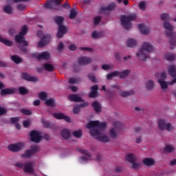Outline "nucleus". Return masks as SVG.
Instances as JSON below:
<instances>
[{"label": "nucleus", "mask_w": 176, "mask_h": 176, "mask_svg": "<svg viewBox=\"0 0 176 176\" xmlns=\"http://www.w3.org/2000/svg\"><path fill=\"white\" fill-rule=\"evenodd\" d=\"M86 127L87 129H91L90 134L94 138L98 140V141H101V142H109V137L105 135L107 123H100L98 121H91L87 124Z\"/></svg>", "instance_id": "nucleus-1"}, {"label": "nucleus", "mask_w": 176, "mask_h": 176, "mask_svg": "<svg viewBox=\"0 0 176 176\" xmlns=\"http://www.w3.org/2000/svg\"><path fill=\"white\" fill-rule=\"evenodd\" d=\"M153 52V45L148 42H144L142 48L140 50L139 53L136 54L138 57H140V60L142 61H146L149 58V56L146 53H151Z\"/></svg>", "instance_id": "nucleus-2"}, {"label": "nucleus", "mask_w": 176, "mask_h": 176, "mask_svg": "<svg viewBox=\"0 0 176 176\" xmlns=\"http://www.w3.org/2000/svg\"><path fill=\"white\" fill-rule=\"evenodd\" d=\"M168 74L172 76V78H173L172 81L167 82L164 79L158 80V82L160 83L161 88L164 90L168 87V85H175L176 83V67L175 65H171L168 67Z\"/></svg>", "instance_id": "nucleus-3"}, {"label": "nucleus", "mask_w": 176, "mask_h": 176, "mask_svg": "<svg viewBox=\"0 0 176 176\" xmlns=\"http://www.w3.org/2000/svg\"><path fill=\"white\" fill-rule=\"evenodd\" d=\"M137 19V14H131L129 15L121 16V24L125 30H130L131 28V21Z\"/></svg>", "instance_id": "nucleus-4"}, {"label": "nucleus", "mask_w": 176, "mask_h": 176, "mask_svg": "<svg viewBox=\"0 0 176 176\" xmlns=\"http://www.w3.org/2000/svg\"><path fill=\"white\" fill-rule=\"evenodd\" d=\"M15 166L18 167V168L23 169L25 173L30 174L34 173V162H28L25 164L21 162H17Z\"/></svg>", "instance_id": "nucleus-5"}, {"label": "nucleus", "mask_w": 176, "mask_h": 176, "mask_svg": "<svg viewBox=\"0 0 176 176\" xmlns=\"http://www.w3.org/2000/svg\"><path fill=\"white\" fill-rule=\"evenodd\" d=\"M39 151V148L36 146H33L30 149H28L25 153L21 155L23 159H30L32 156L35 155L36 152Z\"/></svg>", "instance_id": "nucleus-6"}, {"label": "nucleus", "mask_w": 176, "mask_h": 176, "mask_svg": "<svg viewBox=\"0 0 176 176\" xmlns=\"http://www.w3.org/2000/svg\"><path fill=\"white\" fill-rule=\"evenodd\" d=\"M80 153H82V155H85L82 157H80L78 159L79 163L81 164H83L84 163H87V162H90L91 160V155H90V153H89V151L85 150V149H80Z\"/></svg>", "instance_id": "nucleus-7"}, {"label": "nucleus", "mask_w": 176, "mask_h": 176, "mask_svg": "<svg viewBox=\"0 0 176 176\" xmlns=\"http://www.w3.org/2000/svg\"><path fill=\"white\" fill-rule=\"evenodd\" d=\"M158 125L161 130H168V131H171V130L174 129V126L169 122H166L164 120H160L158 121Z\"/></svg>", "instance_id": "nucleus-8"}, {"label": "nucleus", "mask_w": 176, "mask_h": 176, "mask_svg": "<svg viewBox=\"0 0 176 176\" xmlns=\"http://www.w3.org/2000/svg\"><path fill=\"white\" fill-rule=\"evenodd\" d=\"M52 39V36L50 34L44 35L41 40L38 43V47H45L47 45L50 43V41Z\"/></svg>", "instance_id": "nucleus-9"}, {"label": "nucleus", "mask_w": 176, "mask_h": 176, "mask_svg": "<svg viewBox=\"0 0 176 176\" xmlns=\"http://www.w3.org/2000/svg\"><path fill=\"white\" fill-rule=\"evenodd\" d=\"M32 56L37 60H49L50 58V53L48 52H43L41 54L34 53L32 54Z\"/></svg>", "instance_id": "nucleus-10"}, {"label": "nucleus", "mask_w": 176, "mask_h": 176, "mask_svg": "<svg viewBox=\"0 0 176 176\" xmlns=\"http://www.w3.org/2000/svg\"><path fill=\"white\" fill-rule=\"evenodd\" d=\"M30 140L32 142H41L42 135L38 131H33L30 133Z\"/></svg>", "instance_id": "nucleus-11"}, {"label": "nucleus", "mask_w": 176, "mask_h": 176, "mask_svg": "<svg viewBox=\"0 0 176 176\" xmlns=\"http://www.w3.org/2000/svg\"><path fill=\"white\" fill-rule=\"evenodd\" d=\"M25 148V145L24 143H17L14 144H10L8 146V149L12 152H19V151H21V149H24Z\"/></svg>", "instance_id": "nucleus-12"}, {"label": "nucleus", "mask_w": 176, "mask_h": 176, "mask_svg": "<svg viewBox=\"0 0 176 176\" xmlns=\"http://www.w3.org/2000/svg\"><path fill=\"white\" fill-rule=\"evenodd\" d=\"M62 1L61 0H50L47 1L45 6L44 8L45 9H54L55 6H58L61 3Z\"/></svg>", "instance_id": "nucleus-13"}, {"label": "nucleus", "mask_w": 176, "mask_h": 176, "mask_svg": "<svg viewBox=\"0 0 176 176\" xmlns=\"http://www.w3.org/2000/svg\"><path fill=\"white\" fill-rule=\"evenodd\" d=\"M116 2H111L107 6L102 7L100 8V13H105V12H113V10H116Z\"/></svg>", "instance_id": "nucleus-14"}, {"label": "nucleus", "mask_w": 176, "mask_h": 176, "mask_svg": "<svg viewBox=\"0 0 176 176\" xmlns=\"http://www.w3.org/2000/svg\"><path fill=\"white\" fill-rule=\"evenodd\" d=\"M163 25L164 28H165V30H167V31L165 32L166 36H173V30H174V26H173V25H171L170 22L167 21L164 22Z\"/></svg>", "instance_id": "nucleus-15"}, {"label": "nucleus", "mask_w": 176, "mask_h": 176, "mask_svg": "<svg viewBox=\"0 0 176 176\" xmlns=\"http://www.w3.org/2000/svg\"><path fill=\"white\" fill-rule=\"evenodd\" d=\"M78 64L80 65H88L91 63V58L86 56H80L78 58Z\"/></svg>", "instance_id": "nucleus-16"}, {"label": "nucleus", "mask_w": 176, "mask_h": 176, "mask_svg": "<svg viewBox=\"0 0 176 176\" xmlns=\"http://www.w3.org/2000/svg\"><path fill=\"white\" fill-rule=\"evenodd\" d=\"M22 79L28 80V82H38V79L35 76H31L28 73H22Z\"/></svg>", "instance_id": "nucleus-17"}, {"label": "nucleus", "mask_w": 176, "mask_h": 176, "mask_svg": "<svg viewBox=\"0 0 176 176\" xmlns=\"http://www.w3.org/2000/svg\"><path fill=\"white\" fill-rule=\"evenodd\" d=\"M68 99L69 100V101H72L73 102H83V99H82L80 96L76 94L69 95Z\"/></svg>", "instance_id": "nucleus-18"}, {"label": "nucleus", "mask_w": 176, "mask_h": 176, "mask_svg": "<svg viewBox=\"0 0 176 176\" xmlns=\"http://www.w3.org/2000/svg\"><path fill=\"white\" fill-rule=\"evenodd\" d=\"M15 41L17 43H23V46H28V42L25 41V38L20 34L15 36Z\"/></svg>", "instance_id": "nucleus-19"}, {"label": "nucleus", "mask_w": 176, "mask_h": 176, "mask_svg": "<svg viewBox=\"0 0 176 176\" xmlns=\"http://www.w3.org/2000/svg\"><path fill=\"white\" fill-rule=\"evenodd\" d=\"M67 33V28L63 25H59L58 31L57 33V38H60L64 36V34Z\"/></svg>", "instance_id": "nucleus-20"}, {"label": "nucleus", "mask_w": 176, "mask_h": 176, "mask_svg": "<svg viewBox=\"0 0 176 176\" xmlns=\"http://www.w3.org/2000/svg\"><path fill=\"white\" fill-rule=\"evenodd\" d=\"M138 28L143 35H148L149 34V27L144 25V24H140L138 25Z\"/></svg>", "instance_id": "nucleus-21"}, {"label": "nucleus", "mask_w": 176, "mask_h": 176, "mask_svg": "<svg viewBox=\"0 0 176 176\" xmlns=\"http://www.w3.org/2000/svg\"><path fill=\"white\" fill-rule=\"evenodd\" d=\"M117 72H118L117 75L120 78V79H126V78H127V76L130 75V73L131 72V71L129 69H126L122 72L119 71H117Z\"/></svg>", "instance_id": "nucleus-22"}, {"label": "nucleus", "mask_w": 176, "mask_h": 176, "mask_svg": "<svg viewBox=\"0 0 176 176\" xmlns=\"http://www.w3.org/2000/svg\"><path fill=\"white\" fill-rule=\"evenodd\" d=\"M54 118L56 119H64L66 122H71V119L69 117L66 116L65 115L63 114L62 113H54Z\"/></svg>", "instance_id": "nucleus-23"}, {"label": "nucleus", "mask_w": 176, "mask_h": 176, "mask_svg": "<svg viewBox=\"0 0 176 176\" xmlns=\"http://www.w3.org/2000/svg\"><path fill=\"white\" fill-rule=\"evenodd\" d=\"M16 93V89H1V96H8V94H14Z\"/></svg>", "instance_id": "nucleus-24"}, {"label": "nucleus", "mask_w": 176, "mask_h": 176, "mask_svg": "<svg viewBox=\"0 0 176 176\" xmlns=\"http://www.w3.org/2000/svg\"><path fill=\"white\" fill-rule=\"evenodd\" d=\"M143 163L145 166H153L155 164V160L151 157H146L143 160Z\"/></svg>", "instance_id": "nucleus-25"}, {"label": "nucleus", "mask_w": 176, "mask_h": 176, "mask_svg": "<svg viewBox=\"0 0 176 176\" xmlns=\"http://www.w3.org/2000/svg\"><path fill=\"white\" fill-rule=\"evenodd\" d=\"M126 159L129 163H133V162H137V156L133 153H129L126 155Z\"/></svg>", "instance_id": "nucleus-26"}, {"label": "nucleus", "mask_w": 176, "mask_h": 176, "mask_svg": "<svg viewBox=\"0 0 176 176\" xmlns=\"http://www.w3.org/2000/svg\"><path fill=\"white\" fill-rule=\"evenodd\" d=\"M0 42L1 43H3L6 46H13V42L12 41L8 40L6 38L2 37V36L0 35Z\"/></svg>", "instance_id": "nucleus-27"}, {"label": "nucleus", "mask_w": 176, "mask_h": 176, "mask_svg": "<svg viewBox=\"0 0 176 176\" xmlns=\"http://www.w3.org/2000/svg\"><path fill=\"white\" fill-rule=\"evenodd\" d=\"M43 67L45 71H48V72H53V71H55L56 69V68H54V66L50 63L44 64Z\"/></svg>", "instance_id": "nucleus-28"}, {"label": "nucleus", "mask_w": 176, "mask_h": 176, "mask_svg": "<svg viewBox=\"0 0 176 176\" xmlns=\"http://www.w3.org/2000/svg\"><path fill=\"white\" fill-rule=\"evenodd\" d=\"M109 137L113 140L118 138V131L115 128H112L109 131Z\"/></svg>", "instance_id": "nucleus-29"}, {"label": "nucleus", "mask_w": 176, "mask_h": 176, "mask_svg": "<svg viewBox=\"0 0 176 176\" xmlns=\"http://www.w3.org/2000/svg\"><path fill=\"white\" fill-rule=\"evenodd\" d=\"M11 60L15 63V64H21L23 63V58L17 55L11 56Z\"/></svg>", "instance_id": "nucleus-30"}, {"label": "nucleus", "mask_w": 176, "mask_h": 176, "mask_svg": "<svg viewBox=\"0 0 176 176\" xmlns=\"http://www.w3.org/2000/svg\"><path fill=\"white\" fill-rule=\"evenodd\" d=\"M133 94H134V91L133 90L129 91H122L120 92L121 97H129V96H133Z\"/></svg>", "instance_id": "nucleus-31"}, {"label": "nucleus", "mask_w": 176, "mask_h": 176, "mask_svg": "<svg viewBox=\"0 0 176 176\" xmlns=\"http://www.w3.org/2000/svg\"><path fill=\"white\" fill-rule=\"evenodd\" d=\"M146 87L147 90H153L155 87V82H153V80H148L146 83Z\"/></svg>", "instance_id": "nucleus-32"}, {"label": "nucleus", "mask_w": 176, "mask_h": 176, "mask_svg": "<svg viewBox=\"0 0 176 176\" xmlns=\"http://www.w3.org/2000/svg\"><path fill=\"white\" fill-rule=\"evenodd\" d=\"M45 105L47 107H56V100L53 98H50L45 100Z\"/></svg>", "instance_id": "nucleus-33"}, {"label": "nucleus", "mask_w": 176, "mask_h": 176, "mask_svg": "<svg viewBox=\"0 0 176 176\" xmlns=\"http://www.w3.org/2000/svg\"><path fill=\"white\" fill-rule=\"evenodd\" d=\"M3 11L7 14H13V8L10 6H4Z\"/></svg>", "instance_id": "nucleus-34"}, {"label": "nucleus", "mask_w": 176, "mask_h": 176, "mask_svg": "<svg viewBox=\"0 0 176 176\" xmlns=\"http://www.w3.org/2000/svg\"><path fill=\"white\" fill-rule=\"evenodd\" d=\"M137 45V41L133 38H129L127 41V46L129 47H134V46Z\"/></svg>", "instance_id": "nucleus-35"}, {"label": "nucleus", "mask_w": 176, "mask_h": 176, "mask_svg": "<svg viewBox=\"0 0 176 176\" xmlns=\"http://www.w3.org/2000/svg\"><path fill=\"white\" fill-rule=\"evenodd\" d=\"M19 94L21 96H27L28 94L29 91L28 89H27L25 87H20L19 88Z\"/></svg>", "instance_id": "nucleus-36"}, {"label": "nucleus", "mask_w": 176, "mask_h": 176, "mask_svg": "<svg viewBox=\"0 0 176 176\" xmlns=\"http://www.w3.org/2000/svg\"><path fill=\"white\" fill-rule=\"evenodd\" d=\"M92 107H94V111H101V104L98 101H94L92 103Z\"/></svg>", "instance_id": "nucleus-37"}, {"label": "nucleus", "mask_w": 176, "mask_h": 176, "mask_svg": "<svg viewBox=\"0 0 176 176\" xmlns=\"http://www.w3.org/2000/svg\"><path fill=\"white\" fill-rule=\"evenodd\" d=\"M71 136V133H69V131L67 129H64L62 131V137L63 138H65V140H68V138H69V137Z\"/></svg>", "instance_id": "nucleus-38"}, {"label": "nucleus", "mask_w": 176, "mask_h": 176, "mask_svg": "<svg viewBox=\"0 0 176 176\" xmlns=\"http://www.w3.org/2000/svg\"><path fill=\"white\" fill-rule=\"evenodd\" d=\"M55 23L58 24V25H63V23L64 22V17L63 16H56L54 19Z\"/></svg>", "instance_id": "nucleus-39"}, {"label": "nucleus", "mask_w": 176, "mask_h": 176, "mask_svg": "<svg viewBox=\"0 0 176 176\" xmlns=\"http://www.w3.org/2000/svg\"><path fill=\"white\" fill-rule=\"evenodd\" d=\"M38 97L42 101H46L47 100V94L46 92H41L38 94Z\"/></svg>", "instance_id": "nucleus-40"}, {"label": "nucleus", "mask_w": 176, "mask_h": 176, "mask_svg": "<svg viewBox=\"0 0 176 176\" xmlns=\"http://www.w3.org/2000/svg\"><path fill=\"white\" fill-rule=\"evenodd\" d=\"M165 58L168 61H173V60H175V54H167L165 55Z\"/></svg>", "instance_id": "nucleus-41"}, {"label": "nucleus", "mask_w": 176, "mask_h": 176, "mask_svg": "<svg viewBox=\"0 0 176 176\" xmlns=\"http://www.w3.org/2000/svg\"><path fill=\"white\" fill-rule=\"evenodd\" d=\"M115 76H118V71L108 74L107 78L108 80H111V79H112V78H115Z\"/></svg>", "instance_id": "nucleus-42"}, {"label": "nucleus", "mask_w": 176, "mask_h": 176, "mask_svg": "<svg viewBox=\"0 0 176 176\" xmlns=\"http://www.w3.org/2000/svg\"><path fill=\"white\" fill-rule=\"evenodd\" d=\"M27 31H28V28L27 27V25H23L21 29V31L19 32V34L21 35V36H23L27 34Z\"/></svg>", "instance_id": "nucleus-43"}, {"label": "nucleus", "mask_w": 176, "mask_h": 176, "mask_svg": "<svg viewBox=\"0 0 176 176\" xmlns=\"http://www.w3.org/2000/svg\"><path fill=\"white\" fill-rule=\"evenodd\" d=\"M76 16H78V13L76 12V10L75 9H72L70 10V14L69 17L72 19H75V17H76Z\"/></svg>", "instance_id": "nucleus-44"}, {"label": "nucleus", "mask_w": 176, "mask_h": 176, "mask_svg": "<svg viewBox=\"0 0 176 176\" xmlns=\"http://www.w3.org/2000/svg\"><path fill=\"white\" fill-rule=\"evenodd\" d=\"M73 135L76 138H80V137H82V130L79 129L78 131H75L74 132H73Z\"/></svg>", "instance_id": "nucleus-45"}, {"label": "nucleus", "mask_w": 176, "mask_h": 176, "mask_svg": "<svg viewBox=\"0 0 176 176\" xmlns=\"http://www.w3.org/2000/svg\"><path fill=\"white\" fill-rule=\"evenodd\" d=\"M88 78L89 80H91V82H93V83H97V78H96V76H94V74H88Z\"/></svg>", "instance_id": "nucleus-46"}, {"label": "nucleus", "mask_w": 176, "mask_h": 176, "mask_svg": "<svg viewBox=\"0 0 176 176\" xmlns=\"http://www.w3.org/2000/svg\"><path fill=\"white\" fill-rule=\"evenodd\" d=\"M160 17L161 19H162L164 21H166V20H170V15L167 13H164L161 14Z\"/></svg>", "instance_id": "nucleus-47"}, {"label": "nucleus", "mask_w": 176, "mask_h": 176, "mask_svg": "<svg viewBox=\"0 0 176 176\" xmlns=\"http://www.w3.org/2000/svg\"><path fill=\"white\" fill-rule=\"evenodd\" d=\"M17 9L18 10H20L21 12H23V10H25V9H27V6L25 4H19L17 6Z\"/></svg>", "instance_id": "nucleus-48"}, {"label": "nucleus", "mask_w": 176, "mask_h": 176, "mask_svg": "<svg viewBox=\"0 0 176 176\" xmlns=\"http://www.w3.org/2000/svg\"><path fill=\"white\" fill-rule=\"evenodd\" d=\"M168 38H170V43L172 45V46H175L176 45V39L174 38V34L172 35L171 37L168 36Z\"/></svg>", "instance_id": "nucleus-49"}, {"label": "nucleus", "mask_w": 176, "mask_h": 176, "mask_svg": "<svg viewBox=\"0 0 176 176\" xmlns=\"http://www.w3.org/2000/svg\"><path fill=\"white\" fill-rule=\"evenodd\" d=\"M101 23V16H96L94 19V24L97 25Z\"/></svg>", "instance_id": "nucleus-50"}, {"label": "nucleus", "mask_w": 176, "mask_h": 176, "mask_svg": "<svg viewBox=\"0 0 176 176\" xmlns=\"http://www.w3.org/2000/svg\"><path fill=\"white\" fill-rule=\"evenodd\" d=\"M131 164L133 168H140V167L141 166V164L139 162H136V161H133Z\"/></svg>", "instance_id": "nucleus-51"}, {"label": "nucleus", "mask_w": 176, "mask_h": 176, "mask_svg": "<svg viewBox=\"0 0 176 176\" xmlns=\"http://www.w3.org/2000/svg\"><path fill=\"white\" fill-rule=\"evenodd\" d=\"M146 6V3H145V1H141L139 3V8L141 10H145Z\"/></svg>", "instance_id": "nucleus-52"}, {"label": "nucleus", "mask_w": 176, "mask_h": 176, "mask_svg": "<svg viewBox=\"0 0 176 176\" xmlns=\"http://www.w3.org/2000/svg\"><path fill=\"white\" fill-rule=\"evenodd\" d=\"M101 36V33H99L98 32L94 31L92 33V38H94V39H97V38H100Z\"/></svg>", "instance_id": "nucleus-53"}, {"label": "nucleus", "mask_w": 176, "mask_h": 176, "mask_svg": "<svg viewBox=\"0 0 176 176\" xmlns=\"http://www.w3.org/2000/svg\"><path fill=\"white\" fill-rule=\"evenodd\" d=\"M174 151V147L171 145H168L165 147V152H173Z\"/></svg>", "instance_id": "nucleus-54"}, {"label": "nucleus", "mask_w": 176, "mask_h": 176, "mask_svg": "<svg viewBox=\"0 0 176 176\" xmlns=\"http://www.w3.org/2000/svg\"><path fill=\"white\" fill-rule=\"evenodd\" d=\"M69 83H70L71 85H75V83H78V79L74 78H70L69 79Z\"/></svg>", "instance_id": "nucleus-55"}, {"label": "nucleus", "mask_w": 176, "mask_h": 176, "mask_svg": "<svg viewBox=\"0 0 176 176\" xmlns=\"http://www.w3.org/2000/svg\"><path fill=\"white\" fill-rule=\"evenodd\" d=\"M80 50H85L86 52H93V48L89 47H82L80 48Z\"/></svg>", "instance_id": "nucleus-56"}, {"label": "nucleus", "mask_w": 176, "mask_h": 176, "mask_svg": "<svg viewBox=\"0 0 176 176\" xmlns=\"http://www.w3.org/2000/svg\"><path fill=\"white\" fill-rule=\"evenodd\" d=\"M89 106V102H83L82 103L78 104V108H86V107Z\"/></svg>", "instance_id": "nucleus-57"}, {"label": "nucleus", "mask_w": 176, "mask_h": 176, "mask_svg": "<svg viewBox=\"0 0 176 176\" xmlns=\"http://www.w3.org/2000/svg\"><path fill=\"white\" fill-rule=\"evenodd\" d=\"M91 91H94V93H98V85H94L91 87Z\"/></svg>", "instance_id": "nucleus-58"}, {"label": "nucleus", "mask_w": 176, "mask_h": 176, "mask_svg": "<svg viewBox=\"0 0 176 176\" xmlns=\"http://www.w3.org/2000/svg\"><path fill=\"white\" fill-rule=\"evenodd\" d=\"M97 96V93L94 92V91H91V93L89 94V98H94L95 97Z\"/></svg>", "instance_id": "nucleus-59"}, {"label": "nucleus", "mask_w": 176, "mask_h": 176, "mask_svg": "<svg viewBox=\"0 0 176 176\" xmlns=\"http://www.w3.org/2000/svg\"><path fill=\"white\" fill-rule=\"evenodd\" d=\"M102 69H104V71H108V69H111V65H102Z\"/></svg>", "instance_id": "nucleus-60"}, {"label": "nucleus", "mask_w": 176, "mask_h": 176, "mask_svg": "<svg viewBox=\"0 0 176 176\" xmlns=\"http://www.w3.org/2000/svg\"><path fill=\"white\" fill-rule=\"evenodd\" d=\"M64 49V43L63 42H60L58 46V52H61Z\"/></svg>", "instance_id": "nucleus-61"}, {"label": "nucleus", "mask_w": 176, "mask_h": 176, "mask_svg": "<svg viewBox=\"0 0 176 176\" xmlns=\"http://www.w3.org/2000/svg\"><path fill=\"white\" fill-rule=\"evenodd\" d=\"M30 124H31V122L30 120H25L23 122V126L25 127H30Z\"/></svg>", "instance_id": "nucleus-62"}, {"label": "nucleus", "mask_w": 176, "mask_h": 176, "mask_svg": "<svg viewBox=\"0 0 176 176\" xmlns=\"http://www.w3.org/2000/svg\"><path fill=\"white\" fill-rule=\"evenodd\" d=\"M19 120H20V118L19 117H14V118H11V122L12 123H17V122H19Z\"/></svg>", "instance_id": "nucleus-63"}, {"label": "nucleus", "mask_w": 176, "mask_h": 176, "mask_svg": "<svg viewBox=\"0 0 176 176\" xmlns=\"http://www.w3.org/2000/svg\"><path fill=\"white\" fill-rule=\"evenodd\" d=\"M115 57H116V59L118 61H120V59H121L120 53H119V52H116V53H115Z\"/></svg>", "instance_id": "nucleus-64"}]
</instances>
